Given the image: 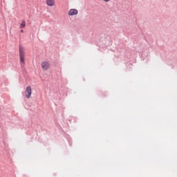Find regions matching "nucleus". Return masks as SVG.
Segmentation results:
<instances>
[{"label": "nucleus", "instance_id": "2", "mask_svg": "<svg viewBox=\"0 0 177 177\" xmlns=\"http://www.w3.org/2000/svg\"><path fill=\"white\" fill-rule=\"evenodd\" d=\"M32 94V91L31 90V86H28L26 87L25 91V96L27 99H30L31 97V95Z\"/></svg>", "mask_w": 177, "mask_h": 177}, {"label": "nucleus", "instance_id": "1", "mask_svg": "<svg viewBox=\"0 0 177 177\" xmlns=\"http://www.w3.org/2000/svg\"><path fill=\"white\" fill-rule=\"evenodd\" d=\"M19 62L21 66L26 64V52L24 48L21 46H19Z\"/></svg>", "mask_w": 177, "mask_h": 177}, {"label": "nucleus", "instance_id": "6", "mask_svg": "<svg viewBox=\"0 0 177 177\" xmlns=\"http://www.w3.org/2000/svg\"><path fill=\"white\" fill-rule=\"evenodd\" d=\"M26 27V21H22V23L20 24L19 28H24Z\"/></svg>", "mask_w": 177, "mask_h": 177}, {"label": "nucleus", "instance_id": "5", "mask_svg": "<svg viewBox=\"0 0 177 177\" xmlns=\"http://www.w3.org/2000/svg\"><path fill=\"white\" fill-rule=\"evenodd\" d=\"M47 6H55V3H56V1L55 0H46V2Z\"/></svg>", "mask_w": 177, "mask_h": 177}, {"label": "nucleus", "instance_id": "3", "mask_svg": "<svg viewBox=\"0 0 177 177\" xmlns=\"http://www.w3.org/2000/svg\"><path fill=\"white\" fill-rule=\"evenodd\" d=\"M49 67H50L49 62L46 61L41 62V68H43V70H49Z\"/></svg>", "mask_w": 177, "mask_h": 177}, {"label": "nucleus", "instance_id": "8", "mask_svg": "<svg viewBox=\"0 0 177 177\" xmlns=\"http://www.w3.org/2000/svg\"><path fill=\"white\" fill-rule=\"evenodd\" d=\"M21 32H24V30H21Z\"/></svg>", "mask_w": 177, "mask_h": 177}, {"label": "nucleus", "instance_id": "4", "mask_svg": "<svg viewBox=\"0 0 177 177\" xmlns=\"http://www.w3.org/2000/svg\"><path fill=\"white\" fill-rule=\"evenodd\" d=\"M68 15V16H75V15H78V10L77 9H71Z\"/></svg>", "mask_w": 177, "mask_h": 177}, {"label": "nucleus", "instance_id": "7", "mask_svg": "<svg viewBox=\"0 0 177 177\" xmlns=\"http://www.w3.org/2000/svg\"><path fill=\"white\" fill-rule=\"evenodd\" d=\"M104 2H110V0H104Z\"/></svg>", "mask_w": 177, "mask_h": 177}]
</instances>
